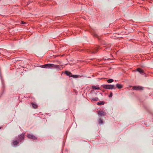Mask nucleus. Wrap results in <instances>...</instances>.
<instances>
[{
	"instance_id": "a211bd4d",
	"label": "nucleus",
	"mask_w": 153,
	"mask_h": 153,
	"mask_svg": "<svg viewBox=\"0 0 153 153\" xmlns=\"http://www.w3.org/2000/svg\"><path fill=\"white\" fill-rule=\"evenodd\" d=\"M112 93L111 92V93L110 94H109V97H111L112 96Z\"/></svg>"
},
{
	"instance_id": "39448f33",
	"label": "nucleus",
	"mask_w": 153,
	"mask_h": 153,
	"mask_svg": "<svg viewBox=\"0 0 153 153\" xmlns=\"http://www.w3.org/2000/svg\"><path fill=\"white\" fill-rule=\"evenodd\" d=\"M133 89L136 90H143L144 87L139 86H134L133 87Z\"/></svg>"
},
{
	"instance_id": "ddd939ff",
	"label": "nucleus",
	"mask_w": 153,
	"mask_h": 153,
	"mask_svg": "<svg viewBox=\"0 0 153 153\" xmlns=\"http://www.w3.org/2000/svg\"><path fill=\"white\" fill-rule=\"evenodd\" d=\"M32 106L34 108H36L37 107V105H36L34 103H32Z\"/></svg>"
},
{
	"instance_id": "9b49d317",
	"label": "nucleus",
	"mask_w": 153,
	"mask_h": 153,
	"mask_svg": "<svg viewBox=\"0 0 153 153\" xmlns=\"http://www.w3.org/2000/svg\"><path fill=\"white\" fill-rule=\"evenodd\" d=\"M33 136V135L30 134H27V136L28 138L31 139H32Z\"/></svg>"
},
{
	"instance_id": "6ab92c4d",
	"label": "nucleus",
	"mask_w": 153,
	"mask_h": 153,
	"mask_svg": "<svg viewBox=\"0 0 153 153\" xmlns=\"http://www.w3.org/2000/svg\"><path fill=\"white\" fill-rule=\"evenodd\" d=\"M32 139H33L34 140H36V139H37V138H36V137L33 136Z\"/></svg>"
},
{
	"instance_id": "f3484780",
	"label": "nucleus",
	"mask_w": 153,
	"mask_h": 153,
	"mask_svg": "<svg viewBox=\"0 0 153 153\" xmlns=\"http://www.w3.org/2000/svg\"><path fill=\"white\" fill-rule=\"evenodd\" d=\"M104 103L103 102H98L97 103V104L98 105H102L104 104Z\"/></svg>"
},
{
	"instance_id": "0eeeda50",
	"label": "nucleus",
	"mask_w": 153,
	"mask_h": 153,
	"mask_svg": "<svg viewBox=\"0 0 153 153\" xmlns=\"http://www.w3.org/2000/svg\"><path fill=\"white\" fill-rule=\"evenodd\" d=\"M98 114L99 116H103L105 115V113L102 111L98 112Z\"/></svg>"
},
{
	"instance_id": "aec40b11",
	"label": "nucleus",
	"mask_w": 153,
	"mask_h": 153,
	"mask_svg": "<svg viewBox=\"0 0 153 153\" xmlns=\"http://www.w3.org/2000/svg\"><path fill=\"white\" fill-rule=\"evenodd\" d=\"M22 24H24V22H22Z\"/></svg>"
},
{
	"instance_id": "f03ea898",
	"label": "nucleus",
	"mask_w": 153,
	"mask_h": 153,
	"mask_svg": "<svg viewBox=\"0 0 153 153\" xmlns=\"http://www.w3.org/2000/svg\"><path fill=\"white\" fill-rule=\"evenodd\" d=\"M102 87L104 88L108 89H115L114 85H102Z\"/></svg>"
},
{
	"instance_id": "6e6552de",
	"label": "nucleus",
	"mask_w": 153,
	"mask_h": 153,
	"mask_svg": "<svg viewBox=\"0 0 153 153\" xmlns=\"http://www.w3.org/2000/svg\"><path fill=\"white\" fill-rule=\"evenodd\" d=\"M137 71L141 74H143L144 73L143 71L140 68H137Z\"/></svg>"
},
{
	"instance_id": "412c9836",
	"label": "nucleus",
	"mask_w": 153,
	"mask_h": 153,
	"mask_svg": "<svg viewBox=\"0 0 153 153\" xmlns=\"http://www.w3.org/2000/svg\"><path fill=\"white\" fill-rule=\"evenodd\" d=\"M1 128V127H0V129Z\"/></svg>"
},
{
	"instance_id": "1a4fd4ad",
	"label": "nucleus",
	"mask_w": 153,
	"mask_h": 153,
	"mask_svg": "<svg viewBox=\"0 0 153 153\" xmlns=\"http://www.w3.org/2000/svg\"><path fill=\"white\" fill-rule=\"evenodd\" d=\"M116 86V87L119 89L123 87V86L122 85L118 84H117Z\"/></svg>"
},
{
	"instance_id": "9d476101",
	"label": "nucleus",
	"mask_w": 153,
	"mask_h": 153,
	"mask_svg": "<svg viewBox=\"0 0 153 153\" xmlns=\"http://www.w3.org/2000/svg\"><path fill=\"white\" fill-rule=\"evenodd\" d=\"M92 88L93 89H95L96 90H99L100 89V88L99 87H97L95 86H93L92 87Z\"/></svg>"
},
{
	"instance_id": "dca6fc26",
	"label": "nucleus",
	"mask_w": 153,
	"mask_h": 153,
	"mask_svg": "<svg viewBox=\"0 0 153 153\" xmlns=\"http://www.w3.org/2000/svg\"><path fill=\"white\" fill-rule=\"evenodd\" d=\"M98 122L99 123L102 124L103 123V121L101 119H100L98 120Z\"/></svg>"
},
{
	"instance_id": "7ed1b4c3",
	"label": "nucleus",
	"mask_w": 153,
	"mask_h": 153,
	"mask_svg": "<svg viewBox=\"0 0 153 153\" xmlns=\"http://www.w3.org/2000/svg\"><path fill=\"white\" fill-rule=\"evenodd\" d=\"M99 46H97L91 49L88 50V52L90 53H96L97 52L98 49H99Z\"/></svg>"
},
{
	"instance_id": "f257e3e1",
	"label": "nucleus",
	"mask_w": 153,
	"mask_h": 153,
	"mask_svg": "<svg viewBox=\"0 0 153 153\" xmlns=\"http://www.w3.org/2000/svg\"><path fill=\"white\" fill-rule=\"evenodd\" d=\"M43 68H59V66L58 65H55L52 64H47L42 65Z\"/></svg>"
},
{
	"instance_id": "2eb2a0df",
	"label": "nucleus",
	"mask_w": 153,
	"mask_h": 153,
	"mask_svg": "<svg viewBox=\"0 0 153 153\" xmlns=\"http://www.w3.org/2000/svg\"><path fill=\"white\" fill-rule=\"evenodd\" d=\"M18 143V142L16 140L14 141L13 142V145H16Z\"/></svg>"
},
{
	"instance_id": "f8f14e48",
	"label": "nucleus",
	"mask_w": 153,
	"mask_h": 153,
	"mask_svg": "<svg viewBox=\"0 0 153 153\" xmlns=\"http://www.w3.org/2000/svg\"><path fill=\"white\" fill-rule=\"evenodd\" d=\"M114 81V80L112 79H109L107 80L108 82L110 83Z\"/></svg>"
},
{
	"instance_id": "4468645a",
	"label": "nucleus",
	"mask_w": 153,
	"mask_h": 153,
	"mask_svg": "<svg viewBox=\"0 0 153 153\" xmlns=\"http://www.w3.org/2000/svg\"><path fill=\"white\" fill-rule=\"evenodd\" d=\"M98 100V98L97 97H96L95 98H91L92 101H97Z\"/></svg>"
},
{
	"instance_id": "20e7f679",
	"label": "nucleus",
	"mask_w": 153,
	"mask_h": 153,
	"mask_svg": "<svg viewBox=\"0 0 153 153\" xmlns=\"http://www.w3.org/2000/svg\"><path fill=\"white\" fill-rule=\"evenodd\" d=\"M65 74L68 76H71L73 77L74 78H76L78 77L79 76H80L77 75H72L71 73L69 71H66L65 72Z\"/></svg>"
},
{
	"instance_id": "423d86ee",
	"label": "nucleus",
	"mask_w": 153,
	"mask_h": 153,
	"mask_svg": "<svg viewBox=\"0 0 153 153\" xmlns=\"http://www.w3.org/2000/svg\"><path fill=\"white\" fill-rule=\"evenodd\" d=\"M25 134L22 133V134L18 136L19 138V141H21L22 140H23L24 138Z\"/></svg>"
}]
</instances>
